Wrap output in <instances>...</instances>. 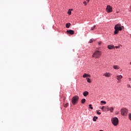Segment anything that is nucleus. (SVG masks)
<instances>
[{"label": "nucleus", "instance_id": "nucleus-1", "mask_svg": "<svg viewBox=\"0 0 131 131\" xmlns=\"http://www.w3.org/2000/svg\"><path fill=\"white\" fill-rule=\"evenodd\" d=\"M124 27L123 26H121L120 24H117L115 26V31L114 33H118L119 31H121L122 29H123Z\"/></svg>", "mask_w": 131, "mask_h": 131}, {"label": "nucleus", "instance_id": "nucleus-2", "mask_svg": "<svg viewBox=\"0 0 131 131\" xmlns=\"http://www.w3.org/2000/svg\"><path fill=\"white\" fill-rule=\"evenodd\" d=\"M101 55H102L101 52L99 51H96L93 53V54L92 55V57L93 58H100V57H101Z\"/></svg>", "mask_w": 131, "mask_h": 131}, {"label": "nucleus", "instance_id": "nucleus-3", "mask_svg": "<svg viewBox=\"0 0 131 131\" xmlns=\"http://www.w3.org/2000/svg\"><path fill=\"white\" fill-rule=\"evenodd\" d=\"M78 100H79V97H78V96L76 95L74 96L72 98V103L73 105H75V104L77 103V101H78Z\"/></svg>", "mask_w": 131, "mask_h": 131}, {"label": "nucleus", "instance_id": "nucleus-4", "mask_svg": "<svg viewBox=\"0 0 131 131\" xmlns=\"http://www.w3.org/2000/svg\"><path fill=\"white\" fill-rule=\"evenodd\" d=\"M127 113H128V110H127V109L126 108L123 107L121 109V114L123 116H126Z\"/></svg>", "mask_w": 131, "mask_h": 131}, {"label": "nucleus", "instance_id": "nucleus-5", "mask_svg": "<svg viewBox=\"0 0 131 131\" xmlns=\"http://www.w3.org/2000/svg\"><path fill=\"white\" fill-rule=\"evenodd\" d=\"M111 121L112 123H113V125H115V126L118 125V118L117 117L113 118Z\"/></svg>", "mask_w": 131, "mask_h": 131}, {"label": "nucleus", "instance_id": "nucleus-6", "mask_svg": "<svg viewBox=\"0 0 131 131\" xmlns=\"http://www.w3.org/2000/svg\"><path fill=\"white\" fill-rule=\"evenodd\" d=\"M106 10L107 13H111L112 12V8L109 5L107 6Z\"/></svg>", "mask_w": 131, "mask_h": 131}, {"label": "nucleus", "instance_id": "nucleus-7", "mask_svg": "<svg viewBox=\"0 0 131 131\" xmlns=\"http://www.w3.org/2000/svg\"><path fill=\"white\" fill-rule=\"evenodd\" d=\"M103 76H105V77H110L112 75L111 73H105L103 74Z\"/></svg>", "mask_w": 131, "mask_h": 131}, {"label": "nucleus", "instance_id": "nucleus-8", "mask_svg": "<svg viewBox=\"0 0 131 131\" xmlns=\"http://www.w3.org/2000/svg\"><path fill=\"white\" fill-rule=\"evenodd\" d=\"M115 47L113 45H108L107 46V49L109 50H113V49H114Z\"/></svg>", "mask_w": 131, "mask_h": 131}, {"label": "nucleus", "instance_id": "nucleus-9", "mask_svg": "<svg viewBox=\"0 0 131 131\" xmlns=\"http://www.w3.org/2000/svg\"><path fill=\"white\" fill-rule=\"evenodd\" d=\"M122 76L121 75H120L119 76H117V80H119V81H120V79L122 78Z\"/></svg>", "mask_w": 131, "mask_h": 131}, {"label": "nucleus", "instance_id": "nucleus-10", "mask_svg": "<svg viewBox=\"0 0 131 131\" xmlns=\"http://www.w3.org/2000/svg\"><path fill=\"white\" fill-rule=\"evenodd\" d=\"M83 78H85V77H91V76L89 75V74L84 73L83 75Z\"/></svg>", "mask_w": 131, "mask_h": 131}, {"label": "nucleus", "instance_id": "nucleus-11", "mask_svg": "<svg viewBox=\"0 0 131 131\" xmlns=\"http://www.w3.org/2000/svg\"><path fill=\"white\" fill-rule=\"evenodd\" d=\"M89 95V92L85 91L83 93V95L84 97H86Z\"/></svg>", "mask_w": 131, "mask_h": 131}, {"label": "nucleus", "instance_id": "nucleus-12", "mask_svg": "<svg viewBox=\"0 0 131 131\" xmlns=\"http://www.w3.org/2000/svg\"><path fill=\"white\" fill-rule=\"evenodd\" d=\"M109 111H110L111 113H113V111H114V108L113 107V106L110 107Z\"/></svg>", "mask_w": 131, "mask_h": 131}, {"label": "nucleus", "instance_id": "nucleus-13", "mask_svg": "<svg viewBox=\"0 0 131 131\" xmlns=\"http://www.w3.org/2000/svg\"><path fill=\"white\" fill-rule=\"evenodd\" d=\"M113 68L114 69H115L116 70H118V69H119V66H116V65H114V66H113Z\"/></svg>", "mask_w": 131, "mask_h": 131}, {"label": "nucleus", "instance_id": "nucleus-14", "mask_svg": "<svg viewBox=\"0 0 131 131\" xmlns=\"http://www.w3.org/2000/svg\"><path fill=\"white\" fill-rule=\"evenodd\" d=\"M67 33H74V31L72 30H67Z\"/></svg>", "mask_w": 131, "mask_h": 131}, {"label": "nucleus", "instance_id": "nucleus-15", "mask_svg": "<svg viewBox=\"0 0 131 131\" xmlns=\"http://www.w3.org/2000/svg\"><path fill=\"white\" fill-rule=\"evenodd\" d=\"M71 25V24L68 23L66 24V27L67 28H69V27H70Z\"/></svg>", "mask_w": 131, "mask_h": 131}, {"label": "nucleus", "instance_id": "nucleus-16", "mask_svg": "<svg viewBox=\"0 0 131 131\" xmlns=\"http://www.w3.org/2000/svg\"><path fill=\"white\" fill-rule=\"evenodd\" d=\"M87 82H88L89 83H91L92 82V81L91 80V79L90 78H86Z\"/></svg>", "mask_w": 131, "mask_h": 131}, {"label": "nucleus", "instance_id": "nucleus-17", "mask_svg": "<svg viewBox=\"0 0 131 131\" xmlns=\"http://www.w3.org/2000/svg\"><path fill=\"white\" fill-rule=\"evenodd\" d=\"M68 105H69V104L68 103H64L63 104V107H65V108H67V107H68Z\"/></svg>", "mask_w": 131, "mask_h": 131}, {"label": "nucleus", "instance_id": "nucleus-18", "mask_svg": "<svg viewBox=\"0 0 131 131\" xmlns=\"http://www.w3.org/2000/svg\"><path fill=\"white\" fill-rule=\"evenodd\" d=\"M81 103L82 104H84L85 103V99L83 98L81 100Z\"/></svg>", "mask_w": 131, "mask_h": 131}, {"label": "nucleus", "instance_id": "nucleus-19", "mask_svg": "<svg viewBox=\"0 0 131 131\" xmlns=\"http://www.w3.org/2000/svg\"><path fill=\"white\" fill-rule=\"evenodd\" d=\"M97 119H98V117H94L93 118V121H97Z\"/></svg>", "mask_w": 131, "mask_h": 131}, {"label": "nucleus", "instance_id": "nucleus-20", "mask_svg": "<svg viewBox=\"0 0 131 131\" xmlns=\"http://www.w3.org/2000/svg\"><path fill=\"white\" fill-rule=\"evenodd\" d=\"M68 14H69V15H71V10L69 9V11H68Z\"/></svg>", "mask_w": 131, "mask_h": 131}, {"label": "nucleus", "instance_id": "nucleus-21", "mask_svg": "<svg viewBox=\"0 0 131 131\" xmlns=\"http://www.w3.org/2000/svg\"><path fill=\"white\" fill-rule=\"evenodd\" d=\"M89 108H90V109H91L92 110H93V107L92 104L89 105Z\"/></svg>", "mask_w": 131, "mask_h": 131}, {"label": "nucleus", "instance_id": "nucleus-22", "mask_svg": "<svg viewBox=\"0 0 131 131\" xmlns=\"http://www.w3.org/2000/svg\"><path fill=\"white\" fill-rule=\"evenodd\" d=\"M104 108H105V106H102L101 108L100 107V108L101 109V110H102V111H104Z\"/></svg>", "mask_w": 131, "mask_h": 131}, {"label": "nucleus", "instance_id": "nucleus-23", "mask_svg": "<svg viewBox=\"0 0 131 131\" xmlns=\"http://www.w3.org/2000/svg\"><path fill=\"white\" fill-rule=\"evenodd\" d=\"M105 109L107 110V111H109L110 109V107H108V106H106L105 107Z\"/></svg>", "mask_w": 131, "mask_h": 131}, {"label": "nucleus", "instance_id": "nucleus-24", "mask_svg": "<svg viewBox=\"0 0 131 131\" xmlns=\"http://www.w3.org/2000/svg\"><path fill=\"white\" fill-rule=\"evenodd\" d=\"M101 104H106V101H101Z\"/></svg>", "mask_w": 131, "mask_h": 131}, {"label": "nucleus", "instance_id": "nucleus-25", "mask_svg": "<svg viewBox=\"0 0 131 131\" xmlns=\"http://www.w3.org/2000/svg\"><path fill=\"white\" fill-rule=\"evenodd\" d=\"M128 118H129V119H130V120L131 121V114H129Z\"/></svg>", "mask_w": 131, "mask_h": 131}, {"label": "nucleus", "instance_id": "nucleus-26", "mask_svg": "<svg viewBox=\"0 0 131 131\" xmlns=\"http://www.w3.org/2000/svg\"><path fill=\"white\" fill-rule=\"evenodd\" d=\"M95 28H96V26H94L93 27H92L91 28V30H94V29H95Z\"/></svg>", "mask_w": 131, "mask_h": 131}, {"label": "nucleus", "instance_id": "nucleus-27", "mask_svg": "<svg viewBox=\"0 0 131 131\" xmlns=\"http://www.w3.org/2000/svg\"><path fill=\"white\" fill-rule=\"evenodd\" d=\"M97 114H98V115H101V112H99L98 111H97Z\"/></svg>", "mask_w": 131, "mask_h": 131}, {"label": "nucleus", "instance_id": "nucleus-28", "mask_svg": "<svg viewBox=\"0 0 131 131\" xmlns=\"http://www.w3.org/2000/svg\"><path fill=\"white\" fill-rule=\"evenodd\" d=\"M92 42H93V40L92 39H90V40L89 42V43H92Z\"/></svg>", "mask_w": 131, "mask_h": 131}, {"label": "nucleus", "instance_id": "nucleus-29", "mask_svg": "<svg viewBox=\"0 0 131 131\" xmlns=\"http://www.w3.org/2000/svg\"><path fill=\"white\" fill-rule=\"evenodd\" d=\"M83 4L84 5V6H86V2L84 1L83 2Z\"/></svg>", "mask_w": 131, "mask_h": 131}, {"label": "nucleus", "instance_id": "nucleus-30", "mask_svg": "<svg viewBox=\"0 0 131 131\" xmlns=\"http://www.w3.org/2000/svg\"><path fill=\"white\" fill-rule=\"evenodd\" d=\"M102 43V41H100V42H98V45H99V46H101V44Z\"/></svg>", "mask_w": 131, "mask_h": 131}, {"label": "nucleus", "instance_id": "nucleus-31", "mask_svg": "<svg viewBox=\"0 0 131 131\" xmlns=\"http://www.w3.org/2000/svg\"><path fill=\"white\" fill-rule=\"evenodd\" d=\"M127 88H129V89H130V88H131L130 85L128 84L127 85Z\"/></svg>", "mask_w": 131, "mask_h": 131}, {"label": "nucleus", "instance_id": "nucleus-32", "mask_svg": "<svg viewBox=\"0 0 131 131\" xmlns=\"http://www.w3.org/2000/svg\"><path fill=\"white\" fill-rule=\"evenodd\" d=\"M115 48H116V49H119V46H116Z\"/></svg>", "mask_w": 131, "mask_h": 131}, {"label": "nucleus", "instance_id": "nucleus-33", "mask_svg": "<svg viewBox=\"0 0 131 131\" xmlns=\"http://www.w3.org/2000/svg\"><path fill=\"white\" fill-rule=\"evenodd\" d=\"M86 1L89 2H90V0H86Z\"/></svg>", "mask_w": 131, "mask_h": 131}, {"label": "nucleus", "instance_id": "nucleus-34", "mask_svg": "<svg viewBox=\"0 0 131 131\" xmlns=\"http://www.w3.org/2000/svg\"><path fill=\"white\" fill-rule=\"evenodd\" d=\"M70 34H71V35H73V33H71Z\"/></svg>", "mask_w": 131, "mask_h": 131}, {"label": "nucleus", "instance_id": "nucleus-35", "mask_svg": "<svg viewBox=\"0 0 131 131\" xmlns=\"http://www.w3.org/2000/svg\"><path fill=\"white\" fill-rule=\"evenodd\" d=\"M63 101H65V98H63Z\"/></svg>", "mask_w": 131, "mask_h": 131}, {"label": "nucleus", "instance_id": "nucleus-36", "mask_svg": "<svg viewBox=\"0 0 131 131\" xmlns=\"http://www.w3.org/2000/svg\"><path fill=\"white\" fill-rule=\"evenodd\" d=\"M130 65H131V62H130Z\"/></svg>", "mask_w": 131, "mask_h": 131}]
</instances>
